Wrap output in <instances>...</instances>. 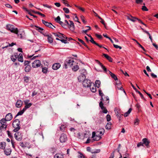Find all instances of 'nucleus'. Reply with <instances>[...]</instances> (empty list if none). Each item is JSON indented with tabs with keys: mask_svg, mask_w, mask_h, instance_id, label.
Masks as SVG:
<instances>
[{
	"mask_svg": "<svg viewBox=\"0 0 158 158\" xmlns=\"http://www.w3.org/2000/svg\"><path fill=\"white\" fill-rule=\"evenodd\" d=\"M20 121L19 119H16L14 121L12 125L13 127L14 128L13 130L14 132H17L20 129Z\"/></svg>",
	"mask_w": 158,
	"mask_h": 158,
	"instance_id": "obj_1",
	"label": "nucleus"
},
{
	"mask_svg": "<svg viewBox=\"0 0 158 158\" xmlns=\"http://www.w3.org/2000/svg\"><path fill=\"white\" fill-rule=\"evenodd\" d=\"M74 63H75L73 59H69L64 61V67L66 69L68 68V66L71 67L74 64Z\"/></svg>",
	"mask_w": 158,
	"mask_h": 158,
	"instance_id": "obj_2",
	"label": "nucleus"
},
{
	"mask_svg": "<svg viewBox=\"0 0 158 158\" xmlns=\"http://www.w3.org/2000/svg\"><path fill=\"white\" fill-rule=\"evenodd\" d=\"M91 82L90 80L88 79H85L82 82L83 85L85 87H89L91 86Z\"/></svg>",
	"mask_w": 158,
	"mask_h": 158,
	"instance_id": "obj_3",
	"label": "nucleus"
},
{
	"mask_svg": "<svg viewBox=\"0 0 158 158\" xmlns=\"http://www.w3.org/2000/svg\"><path fill=\"white\" fill-rule=\"evenodd\" d=\"M6 28L7 30L10 31L11 32L15 34L18 33V28H15L12 27L10 25H8L6 26Z\"/></svg>",
	"mask_w": 158,
	"mask_h": 158,
	"instance_id": "obj_4",
	"label": "nucleus"
},
{
	"mask_svg": "<svg viewBox=\"0 0 158 158\" xmlns=\"http://www.w3.org/2000/svg\"><path fill=\"white\" fill-rule=\"evenodd\" d=\"M41 65L40 61V60H35L32 64V66L33 68H38L40 67Z\"/></svg>",
	"mask_w": 158,
	"mask_h": 158,
	"instance_id": "obj_5",
	"label": "nucleus"
},
{
	"mask_svg": "<svg viewBox=\"0 0 158 158\" xmlns=\"http://www.w3.org/2000/svg\"><path fill=\"white\" fill-rule=\"evenodd\" d=\"M42 23L45 25L46 26L51 28L52 29H53V28H52V26L54 28H55V27L52 24L50 23H49L48 22L46 21L43 19L42 20Z\"/></svg>",
	"mask_w": 158,
	"mask_h": 158,
	"instance_id": "obj_6",
	"label": "nucleus"
},
{
	"mask_svg": "<svg viewBox=\"0 0 158 158\" xmlns=\"http://www.w3.org/2000/svg\"><path fill=\"white\" fill-rule=\"evenodd\" d=\"M67 137L65 134H62L61 135L60 138V142H65L67 141Z\"/></svg>",
	"mask_w": 158,
	"mask_h": 158,
	"instance_id": "obj_7",
	"label": "nucleus"
},
{
	"mask_svg": "<svg viewBox=\"0 0 158 158\" xmlns=\"http://www.w3.org/2000/svg\"><path fill=\"white\" fill-rule=\"evenodd\" d=\"M60 64L59 63H54L52 66V68L54 70H56L60 67Z\"/></svg>",
	"mask_w": 158,
	"mask_h": 158,
	"instance_id": "obj_8",
	"label": "nucleus"
},
{
	"mask_svg": "<svg viewBox=\"0 0 158 158\" xmlns=\"http://www.w3.org/2000/svg\"><path fill=\"white\" fill-rule=\"evenodd\" d=\"M86 76L80 75L78 77V80L79 82H82L85 79Z\"/></svg>",
	"mask_w": 158,
	"mask_h": 158,
	"instance_id": "obj_9",
	"label": "nucleus"
},
{
	"mask_svg": "<svg viewBox=\"0 0 158 158\" xmlns=\"http://www.w3.org/2000/svg\"><path fill=\"white\" fill-rule=\"evenodd\" d=\"M70 22L69 25V27L70 28V30L72 31H73L75 29V27L73 22L71 20L69 21Z\"/></svg>",
	"mask_w": 158,
	"mask_h": 158,
	"instance_id": "obj_10",
	"label": "nucleus"
},
{
	"mask_svg": "<svg viewBox=\"0 0 158 158\" xmlns=\"http://www.w3.org/2000/svg\"><path fill=\"white\" fill-rule=\"evenodd\" d=\"M142 142L143 145H145L147 147H148L150 143L149 141L146 138L143 139H142Z\"/></svg>",
	"mask_w": 158,
	"mask_h": 158,
	"instance_id": "obj_11",
	"label": "nucleus"
},
{
	"mask_svg": "<svg viewBox=\"0 0 158 158\" xmlns=\"http://www.w3.org/2000/svg\"><path fill=\"white\" fill-rule=\"evenodd\" d=\"M18 56V54L17 53H14L13 55L11 56L10 58L13 61L15 62L16 61Z\"/></svg>",
	"mask_w": 158,
	"mask_h": 158,
	"instance_id": "obj_12",
	"label": "nucleus"
},
{
	"mask_svg": "<svg viewBox=\"0 0 158 158\" xmlns=\"http://www.w3.org/2000/svg\"><path fill=\"white\" fill-rule=\"evenodd\" d=\"M12 118V116L11 113H9L6 115L5 118L7 121H9L11 120Z\"/></svg>",
	"mask_w": 158,
	"mask_h": 158,
	"instance_id": "obj_13",
	"label": "nucleus"
},
{
	"mask_svg": "<svg viewBox=\"0 0 158 158\" xmlns=\"http://www.w3.org/2000/svg\"><path fill=\"white\" fill-rule=\"evenodd\" d=\"M12 152L11 149L10 148H6L4 150L5 154L7 156L10 155Z\"/></svg>",
	"mask_w": 158,
	"mask_h": 158,
	"instance_id": "obj_14",
	"label": "nucleus"
},
{
	"mask_svg": "<svg viewBox=\"0 0 158 158\" xmlns=\"http://www.w3.org/2000/svg\"><path fill=\"white\" fill-rule=\"evenodd\" d=\"M23 105V102L20 100H18L16 103V106L17 108L21 107Z\"/></svg>",
	"mask_w": 158,
	"mask_h": 158,
	"instance_id": "obj_15",
	"label": "nucleus"
},
{
	"mask_svg": "<svg viewBox=\"0 0 158 158\" xmlns=\"http://www.w3.org/2000/svg\"><path fill=\"white\" fill-rule=\"evenodd\" d=\"M108 72L109 74H110L112 78L114 79L116 81L118 80V78L116 76L114 73H112L111 72H110L109 70H108Z\"/></svg>",
	"mask_w": 158,
	"mask_h": 158,
	"instance_id": "obj_16",
	"label": "nucleus"
},
{
	"mask_svg": "<svg viewBox=\"0 0 158 158\" xmlns=\"http://www.w3.org/2000/svg\"><path fill=\"white\" fill-rule=\"evenodd\" d=\"M103 55L107 60L109 61L110 62H112L113 61V59L110 56H109L107 54H106L103 53Z\"/></svg>",
	"mask_w": 158,
	"mask_h": 158,
	"instance_id": "obj_17",
	"label": "nucleus"
},
{
	"mask_svg": "<svg viewBox=\"0 0 158 158\" xmlns=\"http://www.w3.org/2000/svg\"><path fill=\"white\" fill-rule=\"evenodd\" d=\"M24 33L23 31H19L18 30V33L16 34L18 35V36L20 38H22L23 36L24 35Z\"/></svg>",
	"mask_w": 158,
	"mask_h": 158,
	"instance_id": "obj_18",
	"label": "nucleus"
},
{
	"mask_svg": "<svg viewBox=\"0 0 158 158\" xmlns=\"http://www.w3.org/2000/svg\"><path fill=\"white\" fill-rule=\"evenodd\" d=\"M47 39L49 43H52L53 42V38L52 35L50 34H49V35L47 37Z\"/></svg>",
	"mask_w": 158,
	"mask_h": 158,
	"instance_id": "obj_19",
	"label": "nucleus"
},
{
	"mask_svg": "<svg viewBox=\"0 0 158 158\" xmlns=\"http://www.w3.org/2000/svg\"><path fill=\"white\" fill-rule=\"evenodd\" d=\"M15 137L18 141H21L22 139V136L20 135H17L16 133H15Z\"/></svg>",
	"mask_w": 158,
	"mask_h": 158,
	"instance_id": "obj_20",
	"label": "nucleus"
},
{
	"mask_svg": "<svg viewBox=\"0 0 158 158\" xmlns=\"http://www.w3.org/2000/svg\"><path fill=\"white\" fill-rule=\"evenodd\" d=\"M7 121L5 118H3L0 120V123L1 125H7L6 122Z\"/></svg>",
	"mask_w": 158,
	"mask_h": 158,
	"instance_id": "obj_21",
	"label": "nucleus"
},
{
	"mask_svg": "<svg viewBox=\"0 0 158 158\" xmlns=\"http://www.w3.org/2000/svg\"><path fill=\"white\" fill-rule=\"evenodd\" d=\"M81 74L84 76H85L87 74V73L86 70L85 69H82L80 70Z\"/></svg>",
	"mask_w": 158,
	"mask_h": 158,
	"instance_id": "obj_22",
	"label": "nucleus"
},
{
	"mask_svg": "<svg viewBox=\"0 0 158 158\" xmlns=\"http://www.w3.org/2000/svg\"><path fill=\"white\" fill-rule=\"evenodd\" d=\"M114 111H115V114L116 115V116L118 117V118H119V119L121 117L122 114H121L117 110H116V109H115Z\"/></svg>",
	"mask_w": 158,
	"mask_h": 158,
	"instance_id": "obj_23",
	"label": "nucleus"
},
{
	"mask_svg": "<svg viewBox=\"0 0 158 158\" xmlns=\"http://www.w3.org/2000/svg\"><path fill=\"white\" fill-rule=\"evenodd\" d=\"M18 61H20L21 62H23V56L22 54L21 53H20L19 55V56H18Z\"/></svg>",
	"mask_w": 158,
	"mask_h": 158,
	"instance_id": "obj_24",
	"label": "nucleus"
},
{
	"mask_svg": "<svg viewBox=\"0 0 158 158\" xmlns=\"http://www.w3.org/2000/svg\"><path fill=\"white\" fill-rule=\"evenodd\" d=\"M54 158H64V157L62 154L57 153L54 156Z\"/></svg>",
	"mask_w": 158,
	"mask_h": 158,
	"instance_id": "obj_25",
	"label": "nucleus"
},
{
	"mask_svg": "<svg viewBox=\"0 0 158 158\" xmlns=\"http://www.w3.org/2000/svg\"><path fill=\"white\" fill-rule=\"evenodd\" d=\"M6 143L5 142L0 143V148L2 149H5Z\"/></svg>",
	"mask_w": 158,
	"mask_h": 158,
	"instance_id": "obj_26",
	"label": "nucleus"
},
{
	"mask_svg": "<svg viewBox=\"0 0 158 158\" xmlns=\"http://www.w3.org/2000/svg\"><path fill=\"white\" fill-rule=\"evenodd\" d=\"M25 111V110L23 109L22 110L19 111L15 116V118L19 115H22L24 113Z\"/></svg>",
	"mask_w": 158,
	"mask_h": 158,
	"instance_id": "obj_27",
	"label": "nucleus"
},
{
	"mask_svg": "<svg viewBox=\"0 0 158 158\" xmlns=\"http://www.w3.org/2000/svg\"><path fill=\"white\" fill-rule=\"evenodd\" d=\"M132 110V108H130L127 112L125 113L124 114V116L125 117H126L127 116L129 115V114H130V113L131 112Z\"/></svg>",
	"mask_w": 158,
	"mask_h": 158,
	"instance_id": "obj_28",
	"label": "nucleus"
},
{
	"mask_svg": "<svg viewBox=\"0 0 158 158\" xmlns=\"http://www.w3.org/2000/svg\"><path fill=\"white\" fill-rule=\"evenodd\" d=\"M31 67L30 65H27L25 68V71L26 72H29L31 70Z\"/></svg>",
	"mask_w": 158,
	"mask_h": 158,
	"instance_id": "obj_29",
	"label": "nucleus"
},
{
	"mask_svg": "<svg viewBox=\"0 0 158 158\" xmlns=\"http://www.w3.org/2000/svg\"><path fill=\"white\" fill-rule=\"evenodd\" d=\"M102 138L101 136L99 134L96 135L94 139V140L95 141H98Z\"/></svg>",
	"mask_w": 158,
	"mask_h": 158,
	"instance_id": "obj_30",
	"label": "nucleus"
},
{
	"mask_svg": "<svg viewBox=\"0 0 158 158\" xmlns=\"http://www.w3.org/2000/svg\"><path fill=\"white\" fill-rule=\"evenodd\" d=\"M25 106L23 108L25 110H26L27 109L30 107L32 105V104L31 103H29L27 104H26Z\"/></svg>",
	"mask_w": 158,
	"mask_h": 158,
	"instance_id": "obj_31",
	"label": "nucleus"
},
{
	"mask_svg": "<svg viewBox=\"0 0 158 158\" xmlns=\"http://www.w3.org/2000/svg\"><path fill=\"white\" fill-rule=\"evenodd\" d=\"M95 84L96 85V86L98 88H99L101 84V82L99 80H97L95 82Z\"/></svg>",
	"mask_w": 158,
	"mask_h": 158,
	"instance_id": "obj_32",
	"label": "nucleus"
},
{
	"mask_svg": "<svg viewBox=\"0 0 158 158\" xmlns=\"http://www.w3.org/2000/svg\"><path fill=\"white\" fill-rule=\"evenodd\" d=\"M111 124L110 123H107L105 127L106 129L108 130L110 129L111 128Z\"/></svg>",
	"mask_w": 158,
	"mask_h": 158,
	"instance_id": "obj_33",
	"label": "nucleus"
},
{
	"mask_svg": "<svg viewBox=\"0 0 158 158\" xmlns=\"http://www.w3.org/2000/svg\"><path fill=\"white\" fill-rule=\"evenodd\" d=\"M35 27L36 28H38V29H36V30H37L39 32H40L41 33H42V31L44 30V29L36 26H35Z\"/></svg>",
	"mask_w": 158,
	"mask_h": 158,
	"instance_id": "obj_34",
	"label": "nucleus"
},
{
	"mask_svg": "<svg viewBox=\"0 0 158 158\" xmlns=\"http://www.w3.org/2000/svg\"><path fill=\"white\" fill-rule=\"evenodd\" d=\"M139 120L138 119V118H135L134 121V124L135 125H139Z\"/></svg>",
	"mask_w": 158,
	"mask_h": 158,
	"instance_id": "obj_35",
	"label": "nucleus"
},
{
	"mask_svg": "<svg viewBox=\"0 0 158 158\" xmlns=\"http://www.w3.org/2000/svg\"><path fill=\"white\" fill-rule=\"evenodd\" d=\"M79 69V67L77 65H74L72 68L73 70L74 71H76Z\"/></svg>",
	"mask_w": 158,
	"mask_h": 158,
	"instance_id": "obj_36",
	"label": "nucleus"
},
{
	"mask_svg": "<svg viewBox=\"0 0 158 158\" xmlns=\"http://www.w3.org/2000/svg\"><path fill=\"white\" fill-rule=\"evenodd\" d=\"M7 125H2L0 127V129L2 131L3 130H5L7 128Z\"/></svg>",
	"mask_w": 158,
	"mask_h": 158,
	"instance_id": "obj_37",
	"label": "nucleus"
},
{
	"mask_svg": "<svg viewBox=\"0 0 158 158\" xmlns=\"http://www.w3.org/2000/svg\"><path fill=\"white\" fill-rule=\"evenodd\" d=\"M96 86L94 85L92 87H90V89L91 91L95 93L96 91Z\"/></svg>",
	"mask_w": 158,
	"mask_h": 158,
	"instance_id": "obj_38",
	"label": "nucleus"
},
{
	"mask_svg": "<svg viewBox=\"0 0 158 158\" xmlns=\"http://www.w3.org/2000/svg\"><path fill=\"white\" fill-rule=\"evenodd\" d=\"M78 40L79 41L81 42L82 44L84 45L85 47H88L87 45H86V44H85V42L79 38H78Z\"/></svg>",
	"mask_w": 158,
	"mask_h": 158,
	"instance_id": "obj_39",
	"label": "nucleus"
},
{
	"mask_svg": "<svg viewBox=\"0 0 158 158\" xmlns=\"http://www.w3.org/2000/svg\"><path fill=\"white\" fill-rule=\"evenodd\" d=\"M48 71V68L47 67H45L42 68V72L44 73H46Z\"/></svg>",
	"mask_w": 158,
	"mask_h": 158,
	"instance_id": "obj_40",
	"label": "nucleus"
},
{
	"mask_svg": "<svg viewBox=\"0 0 158 158\" xmlns=\"http://www.w3.org/2000/svg\"><path fill=\"white\" fill-rule=\"evenodd\" d=\"M63 10L65 13L68 14L69 12V10L67 8L64 7L63 8Z\"/></svg>",
	"mask_w": 158,
	"mask_h": 158,
	"instance_id": "obj_41",
	"label": "nucleus"
},
{
	"mask_svg": "<svg viewBox=\"0 0 158 158\" xmlns=\"http://www.w3.org/2000/svg\"><path fill=\"white\" fill-rule=\"evenodd\" d=\"M99 106L101 109H103L104 107L103 106V104L102 101L100 102L99 103Z\"/></svg>",
	"mask_w": 158,
	"mask_h": 158,
	"instance_id": "obj_42",
	"label": "nucleus"
},
{
	"mask_svg": "<svg viewBox=\"0 0 158 158\" xmlns=\"http://www.w3.org/2000/svg\"><path fill=\"white\" fill-rule=\"evenodd\" d=\"M24 80L25 82L26 83L28 82L29 81V77H28L25 76L24 77Z\"/></svg>",
	"mask_w": 158,
	"mask_h": 158,
	"instance_id": "obj_43",
	"label": "nucleus"
},
{
	"mask_svg": "<svg viewBox=\"0 0 158 158\" xmlns=\"http://www.w3.org/2000/svg\"><path fill=\"white\" fill-rule=\"evenodd\" d=\"M78 153L80 154L78 156V158H85L83 154L81 152H79Z\"/></svg>",
	"mask_w": 158,
	"mask_h": 158,
	"instance_id": "obj_44",
	"label": "nucleus"
},
{
	"mask_svg": "<svg viewBox=\"0 0 158 158\" xmlns=\"http://www.w3.org/2000/svg\"><path fill=\"white\" fill-rule=\"evenodd\" d=\"M86 27H88L89 29H88L87 30H83L82 31V33H84L86 34H87L86 33L88 31H89L91 30V27L89 26H86Z\"/></svg>",
	"mask_w": 158,
	"mask_h": 158,
	"instance_id": "obj_45",
	"label": "nucleus"
},
{
	"mask_svg": "<svg viewBox=\"0 0 158 158\" xmlns=\"http://www.w3.org/2000/svg\"><path fill=\"white\" fill-rule=\"evenodd\" d=\"M89 41L92 44H96L97 43L94 40L92 36H90V40Z\"/></svg>",
	"mask_w": 158,
	"mask_h": 158,
	"instance_id": "obj_46",
	"label": "nucleus"
},
{
	"mask_svg": "<svg viewBox=\"0 0 158 158\" xmlns=\"http://www.w3.org/2000/svg\"><path fill=\"white\" fill-rule=\"evenodd\" d=\"M62 2L67 6L71 7L67 3L68 1L66 0H65L64 1Z\"/></svg>",
	"mask_w": 158,
	"mask_h": 158,
	"instance_id": "obj_47",
	"label": "nucleus"
},
{
	"mask_svg": "<svg viewBox=\"0 0 158 158\" xmlns=\"http://www.w3.org/2000/svg\"><path fill=\"white\" fill-rule=\"evenodd\" d=\"M100 66H101L102 68L103 69L104 72L106 73L107 71H108V70H107L106 68L102 64Z\"/></svg>",
	"mask_w": 158,
	"mask_h": 158,
	"instance_id": "obj_48",
	"label": "nucleus"
},
{
	"mask_svg": "<svg viewBox=\"0 0 158 158\" xmlns=\"http://www.w3.org/2000/svg\"><path fill=\"white\" fill-rule=\"evenodd\" d=\"M35 14L39 15H40L43 17H45V15L44 14H43L39 11H36V12H35Z\"/></svg>",
	"mask_w": 158,
	"mask_h": 158,
	"instance_id": "obj_49",
	"label": "nucleus"
},
{
	"mask_svg": "<svg viewBox=\"0 0 158 158\" xmlns=\"http://www.w3.org/2000/svg\"><path fill=\"white\" fill-rule=\"evenodd\" d=\"M135 19H136L137 20L139 23H142V24H143V25H145L146 26H147L144 23H143L142 22V21L139 19L138 18H135Z\"/></svg>",
	"mask_w": 158,
	"mask_h": 158,
	"instance_id": "obj_50",
	"label": "nucleus"
},
{
	"mask_svg": "<svg viewBox=\"0 0 158 158\" xmlns=\"http://www.w3.org/2000/svg\"><path fill=\"white\" fill-rule=\"evenodd\" d=\"M142 9L143 11H148V9L145 6H142Z\"/></svg>",
	"mask_w": 158,
	"mask_h": 158,
	"instance_id": "obj_51",
	"label": "nucleus"
},
{
	"mask_svg": "<svg viewBox=\"0 0 158 158\" xmlns=\"http://www.w3.org/2000/svg\"><path fill=\"white\" fill-rule=\"evenodd\" d=\"M65 127L64 125H62L60 127V129L62 131H64V128Z\"/></svg>",
	"mask_w": 158,
	"mask_h": 158,
	"instance_id": "obj_52",
	"label": "nucleus"
},
{
	"mask_svg": "<svg viewBox=\"0 0 158 158\" xmlns=\"http://www.w3.org/2000/svg\"><path fill=\"white\" fill-rule=\"evenodd\" d=\"M55 20L57 23H58L60 21V17L58 16L56 18H55Z\"/></svg>",
	"mask_w": 158,
	"mask_h": 158,
	"instance_id": "obj_53",
	"label": "nucleus"
},
{
	"mask_svg": "<svg viewBox=\"0 0 158 158\" xmlns=\"http://www.w3.org/2000/svg\"><path fill=\"white\" fill-rule=\"evenodd\" d=\"M74 15L75 16V18H74V20L76 21L77 22L79 23H80V22L78 21V17L77 16V15L76 14H74Z\"/></svg>",
	"mask_w": 158,
	"mask_h": 158,
	"instance_id": "obj_54",
	"label": "nucleus"
},
{
	"mask_svg": "<svg viewBox=\"0 0 158 158\" xmlns=\"http://www.w3.org/2000/svg\"><path fill=\"white\" fill-rule=\"evenodd\" d=\"M95 36L97 37L98 39H101L102 38V36L101 35H98V34H96L95 35Z\"/></svg>",
	"mask_w": 158,
	"mask_h": 158,
	"instance_id": "obj_55",
	"label": "nucleus"
},
{
	"mask_svg": "<svg viewBox=\"0 0 158 158\" xmlns=\"http://www.w3.org/2000/svg\"><path fill=\"white\" fill-rule=\"evenodd\" d=\"M106 120L108 122L110 121L111 120V117L109 114H107L106 116Z\"/></svg>",
	"mask_w": 158,
	"mask_h": 158,
	"instance_id": "obj_56",
	"label": "nucleus"
},
{
	"mask_svg": "<svg viewBox=\"0 0 158 158\" xmlns=\"http://www.w3.org/2000/svg\"><path fill=\"white\" fill-rule=\"evenodd\" d=\"M136 92H137L140 95L141 98L143 99H145V98L143 96V94L141 93V92L138 91L137 90V91H136Z\"/></svg>",
	"mask_w": 158,
	"mask_h": 158,
	"instance_id": "obj_57",
	"label": "nucleus"
},
{
	"mask_svg": "<svg viewBox=\"0 0 158 158\" xmlns=\"http://www.w3.org/2000/svg\"><path fill=\"white\" fill-rule=\"evenodd\" d=\"M7 132L9 137L10 138L12 137V135L11 133L9 131H7Z\"/></svg>",
	"mask_w": 158,
	"mask_h": 158,
	"instance_id": "obj_58",
	"label": "nucleus"
},
{
	"mask_svg": "<svg viewBox=\"0 0 158 158\" xmlns=\"http://www.w3.org/2000/svg\"><path fill=\"white\" fill-rule=\"evenodd\" d=\"M43 6L44 7H46L49 9H51L52 8V6H51L48 5L47 4H43Z\"/></svg>",
	"mask_w": 158,
	"mask_h": 158,
	"instance_id": "obj_59",
	"label": "nucleus"
},
{
	"mask_svg": "<svg viewBox=\"0 0 158 158\" xmlns=\"http://www.w3.org/2000/svg\"><path fill=\"white\" fill-rule=\"evenodd\" d=\"M113 46L114 47L116 48H119L120 49H121L122 48V47L121 46H120L118 45H115L114 44H113Z\"/></svg>",
	"mask_w": 158,
	"mask_h": 158,
	"instance_id": "obj_60",
	"label": "nucleus"
},
{
	"mask_svg": "<svg viewBox=\"0 0 158 158\" xmlns=\"http://www.w3.org/2000/svg\"><path fill=\"white\" fill-rule=\"evenodd\" d=\"M99 95L101 97H102L104 95L103 94L102 92V91L101 89L99 90Z\"/></svg>",
	"mask_w": 158,
	"mask_h": 158,
	"instance_id": "obj_61",
	"label": "nucleus"
},
{
	"mask_svg": "<svg viewBox=\"0 0 158 158\" xmlns=\"http://www.w3.org/2000/svg\"><path fill=\"white\" fill-rule=\"evenodd\" d=\"M81 19L82 20V21L84 23H86V22L85 21V20H84L85 17L81 15Z\"/></svg>",
	"mask_w": 158,
	"mask_h": 158,
	"instance_id": "obj_62",
	"label": "nucleus"
},
{
	"mask_svg": "<svg viewBox=\"0 0 158 158\" xmlns=\"http://www.w3.org/2000/svg\"><path fill=\"white\" fill-rule=\"evenodd\" d=\"M102 110H103V111H102L103 113H105V114H106L107 113V112H108L107 110L106 109V107H104V108L103 109H102Z\"/></svg>",
	"mask_w": 158,
	"mask_h": 158,
	"instance_id": "obj_63",
	"label": "nucleus"
},
{
	"mask_svg": "<svg viewBox=\"0 0 158 158\" xmlns=\"http://www.w3.org/2000/svg\"><path fill=\"white\" fill-rule=\"evenodd\" d=\"M30 63V61L29 60H25L24 62V65H28V64Z\"/></svg>",
	"mask_w": 158,
	"mask_h": 158,
	"instance_id": "obj_64",
	"label": "nucleus"
}]
</instances>
